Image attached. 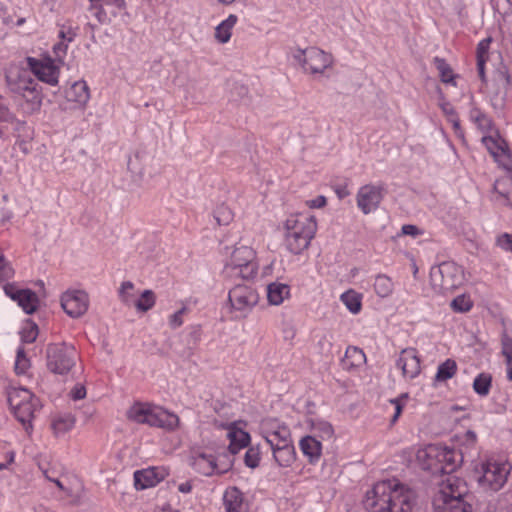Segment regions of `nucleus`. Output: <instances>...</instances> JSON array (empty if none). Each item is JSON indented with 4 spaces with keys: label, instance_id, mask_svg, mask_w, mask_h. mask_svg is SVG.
Returning <instances> with one entry per match:
<instances>
[{
    "label": "nucleus",
    "instance_id": "24",
    "mask_svg": "<svg viewBox=\"0 0 512 512\" xmlns=\"http://www.w3.org/2000/svg\"><path fill=\"white\" fill-rule=\"evenodd\" d=\"M191 465L196 472L204 476H211L215 472L223 473V471H217V464L213 455L198 453L191 457Z\"/></svg>",
    "mask_w": 512,
    "mask_h": 512
},
{
    "label": "nucleus",
    "instance_id": "22",
    "mask_svg": "<svg viewBox=\"0 0 512 512\" xmlns=\"http://www.w3.org/2000/svg\"><path fill=\"white\" fill-rule=\"evenodd\" d=\"M17 97L18 105L24 114L32 115L40 110L43 100L40 85L30 90L28 89Z\"/></svg>",
    "mask_w": 512,
    "mask_h": 512
},
{
    "label": "nucleus",
    "instance_id": "55",
    "mask_svg": "<svg viewBox=\"0 0 512 512\" xmlns=\"http://www.w3.org/2000/svg\"><path fill=\"white\" fill-rule=\"evenodd\" d=\"M266 443L270 446L273 453H274V451H278L282 448L293 445L292 439H288V441H283V440H275L274 437H273V440L266 441Z\"/></svg>",
    "mask_w": 512,
    "mask_h": 512
},
{
    "label": "nucleus",
    "instance_id": "11",
    "mask_svg": "<svg viewBox=\"0 0 512 512\" xmlns=\"http://www.w3.org/2000/svg\"><path fill=\"white\" fill-rule=\"evenodd\" d=\"M228 301L232 310L246 313L258 303L259 294L251 285L237 284L229 290Z\"/></svg>",
    "mask_w": 512,
    "mask_h": 512
},
{
    "label": "nucleus",
    "instance_id": "3",
    "mask_svg": "<svg viewBox=\"0 0 512 512\" xmlns=\"http://www.w3.org/2000/svg\"><path fill=\"white\" fill-rule=\"evenodd\" d=\"M127 417L135 423L163 428L168 431L175 430L180 422L179 417L172 412L158 406L139 402L128 409Z\"/></svg>",
    "mask_w": 512,
    "mask_h": 512
},
{
    "label": "nucleus",
    "instance_id": "1",
    "mask_svg": "<svg viewBox=\"0 0 512 512\" xmlns=\"http://www.w3.org/2000/svg\"><path fill=\"white\" fill-rule=\"evenodd\" d=\"M416 493L398 480L377 482L363 501L368 512H413Z\"/></svg>",
    "mask_w": 512,
    "mask_h": 512
},
{
    "label": "nucleus",
    "instance_id": "35",
    "mask_svg": "<svg viewBox=\"0 0 512 512\" xmlns=\"http://www.w3.org/2000/svg\"><path fill=\"white\" fill-rule=\"evenodd\" d=\"M393 289L394 285L390 277L385 274H379L375 277L374 290L378 296L388 297L392 294Z\"/></svg>",
    "mask_w": 512,
    "mask_h": 512
},
{
    "label": "nucleus",
    "instance_id": "41",
    "mask_svg": "<svg viewBox=\"0 0 512 512\" xmlns=\"http://www.w3.org/2000/svg\"><path fill=\"white\" fill-rule=\"evenodd\" d=\"M133 290H134V284L131 281L122 282V284L118 290V296H119L120 301L128 307H130L132 305L134 306V302L136 301Z\"/></svg>",
    "mask_w": 512,
    "mask_h": 512
},
{
    "label": "nucleus",
    "instance_id": "32",
    "mask_svg": "<svg viewBox=\"0 0 512 512\" xmlns=\"http://www.w3.org/2000/svg\"><path fill=\"white\" fill-rule=\"evenodd\" d=\"M365 359V354L361 349L355 346H350L347 348L345 356L342 359V366L344 369L351 370L364 363Z\"/></svg>",
    "mask_w": 512,
    "mask_h": 512
},
{
    "label": "nucleus",
    "instance_id": "9",
    "mask_svg": "<svg viewBox=\"0 0 512 512\" xmlns=\"http://www.w3.org/2000/svg\"><path fill=\"white\" fill-rule=\"evenodd\" d=\"M425 454L435 460L434 464L429 465L434 473L451 474L463 460L459 451L449 447L430 446Z\"/></svg>",
    "mask_w": 512,
    "mask_h": 512
},
{
    "label": "nucleus",
    "instance_id": "15",
    "mask_svg": "<svg viewBox=\"0 0 512 512\" xmlns=\"http://www.w3.org/2000/svg\"><path fill=\"white\" fill-rule=\"evenodd\" d=\"M481 141L496 161L504 168L512 169V159L508 151V145L498 133H495V135H484Z\"/></svg>",
    "mask_w": 512,
    "mask_h": 512
},
{
    "label": "nucleus",
    "instance_id": "58",
    "mask_svg": "<svg viewBox=\"0 0 512 512\" xmlns=\"http://www.w3.org/2000/svg\"><path fill=\"white\" fill-rule=\"evenodd\" d=\"M277 426H284V424H279L275 420H265L262 422V431L264 435L268 434L271 430H276Z\"/></svg>",
    "mask_w": 512,
    "mask_h": 512
},
{
    "label": "nucleus",
    "instance_id": "64",
    "mask_svg": "<svg viewBox=\"0 0 512 512\" xmlns=\"http://www.w3.org/2000/svg\"><path fill=\"white\" fill-rule=\"evenodd\" d=\"M66 49H67V44H65L64 41H62L54 46V52L56 53L57 56H60L61 53L65 54Z\"/></svg>",
    "mask_w": 512,
    "mask_h": 512
},
{
    "label": "nucleus",
    "instance_id": "10",
    "mask_svg": "<svg viewBox=\"0 0 512 512\" xmlns=\"http://www.w3.org/2000/svg\"><path fill=\"white\" fill-rule=\"evenodd\" d=\"M510 467L507 463L488 461L482 465L478 483L484 490L498 491L507 481Z\"/></svg>",
    "mask_w": 512,
    "mask_h": 512
},
{
    "label": "nucleus",
    "instance_id": "29",
    "mask_svg": "<svg viewBox=\"0 0 512 512\" xmlns=\"http://www.w3.org/2000/svg\"><path fill=\"white\" fill-rule=\"evenodd\" d=\"M66 98L68 101L75 102L79 105H85L90 98L89 88L86 82H74L66 91Z\"/></svg>",
    "mask_w": 512,
    "mask_h": 512
},
{
    "label": "nucleus",
    "instance_id": "47",
    "mask_svg": "<svg viewBox=\"0 0 512 512\" xmlns=\"http://www.w3.org/2000/svg\"><path fill=\"white\" fill-rule=\"evenodd\" d=\"M260 461V450L258 446H251L245 453L244 462L250 468H256Z\"/></svg>",
    "mask_w": 512,
    "mask_h": 512
},
{
    "label": "nucleus",
    "instance_id": "53",
    "mask_svg": "<svg viewBox=\"0 0 512 512\" xmlns=\"http://www.w3.org/2000/svg\"><path fill=\"white\" fill-rule=\"evenodd\" d=\"M504 186H505V181H501V180H497L495 183H494V190L499 194L501 195L502 197H504L507 201L508 204L512 205V190L511 191H506L504 189Z\"/></svg>",
    "mask_w": 512,
    "mask_h": 512
},
{
    "label": "nucleus",
    "instance_id": "14",
    "mask_svg": "<svg viewBox=\"0 0 512 512\" xmlns=\"http://www.w3.org/2000/svg\"><path fill=\"white\" fill-rule=\"evenodd\" d=\"M61 306L68 316L79 318L88 310L89 296L83 290L66 291L61 296Z\"/></svg>",
    "mask_w": 512,
    "mask_h": 512
},
{
    "label": "nucleus",
    "instance_id": "5",
    "mask_svg": "<svg viewBox=\"0 0 512 512\" xmlns=\"http://www.w3.org/2000/svg\"><path fill=\"white\" fill-rule=\"evenodd\" d=\"M7 401L15 417L28 431L32 428L31 422L34 413L40 407L39 399L25 388H10L7 391Z\"/></svg>",
    "mask_w": 512,
    "mask_h": 512
},
{
    "label": "nucleus",
    "instance_id": "7",
    "mask_svg": "<svg viewBox=\"0 0 512 512\" xmlns=\"http://www.w3.org/2000/svg\"><path fill=\"white\" fill-rule=\"evenodd\" d=\"M432 286L440 292L452 291L464 282V271L451 261L442 262L430 271Z\"/></svg>",
    "mask_w": 512,
    "mask_h": 512
},
{
    "label": "nucleus",
    "instance_id": "20",
    "mask_svg": "<svg viewBox=\"0 0 512 512\" xmlns=\"http://www.w3.org/2000/svg\"><path fill=\"white\" fill-rule=\"evenodd\" d=\"M467 495L468 487L465 481L456 476H448L435 497H441L442 500L465 499Z\"/></svg>",
    "mask_w": 512,
    "mask_h": 512
},
{
    "label": "nucleus",
    "instance_id": "26",
    "mask_svg": "<svg viewBox=\"0 0 512 512\" xmlns=\"http://www.w3.org/2000/svg\"><path fill=\"white\" fill-rule=\"evenodd\" d=\"M223 504L226 512H243V493L237 487L228 488L223 496Z\"/></svg>",
    "mask_w": 512,
    "mask_h": 512
},
{
    "label": "nucleus",
    "instance_id": "34",
    "mask_svg": "<svg viewBox=\"0 0 512 512\" xmlns=\"http://www.w3.org/2000/svg\"><path fill=\"white\" fill-rule=\"evenodd\" d=\"M273 457L280 467H290L296 458L295 448L293 445L274 451Z\"/></svg>",
    "mask_w": 512,
    "mask_h": 512
},
{
    "label": "nucleus",
    "instance_id": "52",
    "mask_svg": "<svg viewBox=\"0 0 512 512\" xmlns=\"http://www.w3.org/2000/svg\"><path fill=\"white\" fill-rule=\"evenodd\" d=\"M186 312H187V308L186 307H182L181 309L176 311L174 314H172L169 317V326L172 329H176V328L180 327L183 324V318L182 317H183V315Z\"/></svg>",
    "mask_w": 512,
    "mask_h": 512
},
{
    "label": "nucleus",
    "instance_id": "33",
    "mask_svg": "<svg viewBox=\"0 0 512 512\" xmlns=\"http://www.w3.org/2000/svg\"><path fill=\"white\" fill-rule=\"evenodd\" d=\"M156 303V294L150 289H146L140 293L134 302V307L138 312L146 313L151 310Z\"/></svg>",
    "mask_w": 512,
    "mask_h": 512
},
{
    "label": "nucleus",
    "instance_id": "8",
    "mask_svg": "<svg viewBox=\"0 0 512 512\" xmlns=\"http://www.w3.org/2000/svg\"><path fill=\"white\" fill-rule=\"evenodd\" d=\"M293 58L310 74H323L333 64V56L316 47L297 49L293 53Z\"/></svg>",
    "mask_w": 512,
    "mask_h": 512
},
{
    "label": "nucleus",
    "instance_id": "36",
    "mask_svg": "<svg viewBox=\"0 0 512 512\" xmlns=\"http://www.w3.org/2000/svg\"><path fill=\"white\" fill-rule=\"evenodd\" d=\"M470 119L483 133H487L492 129V120L478 108L471 109Z\"/></svg>",
    "mask_w": 512,
    "mask_h": 512
},
{
    "label": "nucleus",
    "instance_id": "30",
    "mask_svg": "<svg viewBox=\"0 0 512 512\" xmlns=\"http://www.w3.org/2000/svg\"><path fill=\"white\" fill-rule=\"evenodd\" d=\"M227 436L230 440L228 448L232 454H237L242 448L247 447L250 441V435L236 427H231Z\"/></svg>",
    "mask_w": 512,
    "mask_h": 512
},
{
    "label": "nucleus",
    "instance_id": "50",
    "mask_svg": "<svg viewBox=\"0 0 512 512\" xmlns=\"http://www.w3.org/2000/svg\"><path fill=\"white\" fill-rule=\"evenodd\" d=\"M496 244L502 250L512 253V234L503 233L499 235L496 239Z\"/></svg>",
    "mask_w": 512,
    "mask_h": 512
},
{
    "label": "nucleus",
    "instance_id": "18",
    "mask_svg": "<svg viewBox=\"0 0 512 512\" xmlns=\"http://www.w3.org/2000/svg\"><path fill=\"white\" fill-rule=\"evenodd\" d=\"M382 197L381 188L364 185L357 193V205L364 214H369L379 207Z\"/></svg>",
    "mask_w": 512,
    "mask_h": 512
},
{
    "label": "nucleus",
    "instance_id": "25",
    "mask_svg": "<svg viewBox=\"0 0 512 512\" xmlns=\"http://www.w3.org/2000/svg\"><path fill=\"white\" fill-rule=\"evenodd\" d=\"M75 422V417L69 413L53 416L50 422L53 435L57 438L64 436L73 429Z\"/></svg>",
    "mask_w": 512,
    "mask_h": 512
},
{
    "label": "nucleus",
    "instance_id": "13",
    "mask_svg": "<svg viewBox=\"0 0 512 512\" xmlns=\"http://www.w3.org/2000/svg\"><path fill=\"white\" fill-rule=\"evenodd\" d=\"M6 296L15 301L26 314H33L39 306L37 294L30 289L20 288L16 283L3 285Z\"/></svg>",
    "mask_w": 512,
    "mask_h": 512
},
{
    "label": "nucleus",
    "instance_id": "42",
    "mask_svg": "<svg viewBox=\"0 0 512 512\" xmlns=\"http://www.w3.org/2000/svg\"><path fill=\"white\" fill-rule=\"evenodd\" d=\"M213 217L218 225H228L233 220L234 214L227 205L220 204L215 208Z\"/></svg>",
    "mask_w": 512,
    "mask_h": 512
},
{
    "label": "nucleus",
    "instance_id": "2",
    "mask_svg": "<svg viewBox=\"0 0 512 512\" xmlns=\"http://www.w3.org/2000/svg\"><path fill=\"white\" fill-rule=\"evenodd\" d=\"M317 229L313 216L303 213L290 215L285 222V245L287 249L298 255L308 248Z\"/></svg>",
    "mask_w": 512,
    "mask_h": 512
},
{
    "label": "nucleus",
    "instance_id": "62",
    "mask_svg": "<svg viewBox=\"0 0 512 512\" xmlns=\"http://www.w3.org/2000/svg\"><path fill=\"white\" fill-rule=\"evenodd\" d=\"M440 107L442 109V111L444 112V114L448 117V116H453V113L456 112L453 108V106L447 102V101H443L441 104H440Z\"/></svg>",
    "mask_w": 512,
    "mask_h": 512
},
{
    "label": "nucleus",
    "instance_id": "61",
    "mask_svg": "<svg viewBox=\"0 0 512 512\" xmlns=\"http://www.w3.org/2000/svg\"><path fill=\"white\" fill-rule=\"evenodd\" d=\"M319 345L324 353L329 354L332 348V342L327 336H324L320 341Z\"/></svg>",
    "mask_w": 512,
    "mask_h": 512
},
{
    "label": "nucleus",
    "instance_id": "31",
    "mask_svg": "<svg viewBox=\"0 0 512 512\" xmlns=\"http://www.w3.org/2000/svg\"><path fill=\"white\" fill-rule=\"evenodd\" d=\"M238 21V17L235 14H230L225 20H223L219 25L215 28V39L221 43H227L232 34V29L236 25Z\"/></svg>",
    "mask_w": 512,
    "mask_h": 512
},
{
    "label": "nucleus",
    "instance_id": "38",
    "mask_svg": "<svg viewBox=\"0 0 512 512\" xmlns=\"http://www.w3.org/2000/svg\"><path fill=\"white\" fill-rule=\"evenodd\" d=\"M341 301L347 307V309L353 313L357 314L361 310V296L353 290L347 291L341 295Z\"/></svg>",
    "mask_w": 512,
    "mask_h": 512
},
{
    "label": "nucleus",
    "instance_id": "57",
    "mask_svg": "<svg viewBox=\"0 0 512 512\" xmlns=\"http://www.w3.org/2000/svg\"><path fill=\"white\" fill-rule=\"evenodd\" d=\"M70 394L73 400H81L86 396V389L82 385H77L71 390Z\"/></svg>",
    "mask_w": 512,
    "mask_h": 512
},
{
    "label": "nucleus",
    "instance_id": "46",
    "mask_svg": "<svg viewBox=\"0 0 512 512\" xmlns=\"http://www.w3.org/2000/svg\"><path fill=\"white\" fill-rule=\"evenodd\" d=\"M273 437L275 440L288 441V439H291V433L286 425L277 426L276 430H271L268 434L264 435L265 441L273 440Z\"/></svg>",
    "mask_w": 512,
    "mask_h": 512
},
{
    "label": "nucleus",
    "instance_id": "60",
    "mask_svg": "<svg viewBox=\"0 0 512 512\" xmlns=\"http://www.w3.org/2000/svg\"><path fill=\"white\" fill-rule=\"evenodd\" d=\"M76 36V32L72 28H68L67 30L62 29L59 32V37L64 42H72Z\"/></svg>",
    "mask_w": 512,
    "mask_h": 512
},
{
    "label": "nucleus",
    "instance_id": "44",
    "mask_svg": "<svg viewBox=\"0 0 512 512\" xmlns=\"http://www.w3.org/2000/svg\"><path fill=\"white\" fill-rule=\"evenodd\" d=\"M312 429L315 433H318L319 437L322 439H330L334 433L332 425L323 420L313 422Z\"/></svg>",
    "mask_w": 512,
    "mask_h": 512
},
{
    "label": "nucleus",
    "instance_id": "39",
    "mask_svg": "<svg viewBox=\"0 0 512 512\" xmlns=\"http://www.w3.org/2000/svg\"><path fill=\"white\" fill-rule=\"evenodd\" d=\"M492 376L488 373L479 374L473 382L474 391L480 396H487L490 392Z\"/></svg>",
    "mask_w": 512,
    "mask_h": 512
},
{
    "label": "nucleus",
    "instance_id": "49",
    "mask_svg": "<svg viewBox=\"0 0 512 512\" xmlns=\"http://www.w3.org/2000/svg\"><path fill=\"white\" fill-rule=\"evenodd\" d=\"M38 336V327L34 323H30L21 332V339L24 343H33Z\"/></svg>",
    "mask_w": 512,
    "mask_h": 512
},
{
    "label": "nucleus",
    "instance_id": "63",
    "mask_svg": "<svg viewBox=\"0 0 512 512\" xmlns=\"http://www.w3.org/2000/svg\"><path fill=\"white\" fill-rule=\"evenodd\" d=\"M326 205V198L324 196H318L316 199L310 202L311 207L321 208Z\"/></svg>",
    "mask_w": 512,
    "mask_h": 512
},
{
    "label": "nucleus",
    "instance_id": "27",
    "mask_svg": "<svg viewBox=\"0 0 512 512\" xmlns=\"http://www.w3.org/2000/svg\"><path fill=\"white\" fill-rule=\"evenodd\" d=\"M290 297V286L281 282H272L267 286V299L271 305H280Z\"/></svg>",
    "mask_w": 512,
    "mask_h": 512
},
{
    "label": "nucleus",
    "instance_id": "21",
    "mask_svg": "<svg viewBox=\"0 0 512 512\" xmlns=\"http://www.w3.org/2000/svg\"><path fill=\"white\" fill-rule=\"evenodd\" d=\"M128 168L132 173L138 174L141 178L151 176L157 172V165L154 158L146 152H137L128 161Z\"/></svg>",
    "mask_w": 512,
    "mask_h": 512
},
{
    "label": "nucleus",
    "instance_id": "6",
    "mask_svg": "<svg viewBox=\"0 0 512 512\" xmlns=\"http://www.w3.org/2000/svg\"><path fill=\"white\" fill-rule=\"evenodd\" d=\"M78 352L74 345L66 342L51 343L46 348L47 369L58 375H67L76 365Z\"/></svg>",
    "mask_w": 512,
    "mask_h": 512
},
{
    "label": "nucleus",
    "instance_id": "37",
    "mask_svg": "<svg viewBox=\"0 0 512 512\" xmlns=\"http://www.w3.org/2000/svg\"><path fill=\"white\" fill-rule=\"evenodd\" d=\"M457 371V364L452 359H447L438 366L435 376L436 381L443 382L452 378Z\"/></svg>",
    "mask_w": 512,
    "mask_h": 512
},
{
    "label": "nucleus",
    "instance_id": "19",
    "mask_svg": "<svg viewBox=\"0 0 512 512\" xmlns=\"http://www.w3.org/2000/svg\"><path fill=\"white\" fill-rule=\"evenodd\" d=\"M167 472L164 468L150 467L134 472V486L137 490H144L157 485L164 480Z\"/></svg>",
    "mask_w": 512,
    "mask_h": 512
},
{
    "label": "nucleus",
    "instance_id": "45",
    "mask_svg": "<svg viewBox=\"0 0 512 512\" xmlns=\"http://www.w3.org/2000/svg\"><path fill=\"white\" fill-rule=\"evenodd\" d=\"M15 271L0 251V284L14 277Z\"/></svg>",
    "mask_w": 512,
    "mask_h": 512
},
{
    "label": "nucleus",
    "instance_id": "48",
    "mask_svg": "<svg viewBox=\"0 0 512 512\" xmlns=\"http://www.w3.org/2000/svg\"><path fill=\"white\" fill-rule=\"evenodd\" d=\"M501 345L502 354L506 358V364L510 366L512 364V338L504 333L502 335Z\"/></svg>",
    "mask_w": 512,
    "mask_h": 512
},
{
    "label": "nucleus",
    "instance_id": "51",
    "mask_svg": "<svg viewBox=\"0 0 512 512\" xmlns=\"http://www.w3.org/2000/svg\"><path fill=\"white\" fill-rule=\"evenodd\" d=\"M490 42H491L490 38L483 39L482 41L479 42V44L477 46V53H476L477 61L478 60L487 61Z\"/></svg>",
    "mask_w": 512,
    "mask_h": 512
},
{
    "label": "nucleus",
    "instance_id": "4",
    "mask_svg": "<svg viewBox=\"0 0 512 512\" xmlns=\"http://www.w3.org/2000/svg\"><path fill=\"white\" fill-rule=\"evenodd\" d=\"M254 250L246 245H236L226 260L222 274L226 279H253L258 273Z\"/></svg>",
    "mask_w": 512,
    "mask_h": 512
},
{
    "label": "nucleus",
    "instance_id": "40",
    "mask_svg": "<svg viewBox=\"0 0 512 512\" xmlns=\"http://www.w3.org/2000/svg\"><path fill=\"white\" fill-rule=\"evenodd\" d=\"M434 64L439 71L441 81L444 83H452L455 85L454 78L455 75L453 73L452 68L450 65L445 61V59L440 57L434 58Z\"/></svg>",
    "mask_w": 512,
    "mask_h": 512
},
{
    "label": "nucleus",
    "instance_id": "59",
    "mask_svg": "<svg viewBox=\"0 0 512 512\" xmlns=\"http://www.w3.org/2000/svg\"><path fill=\"white\" fill-rule=\"evenodd\" d=\"M401 230L404 235H410L412 237H416L421 234L420 229L411 224L403 225Z\"/></svg>",
    "mask_w": 512,
    "mask_h": 512
},
{
    "label": "nucleus",
    "instance_id": "23",
    "mask_svg": "<svg viewBox=\"0 0 512 512\" xmlns=\"http://www.w3.org/2000/svg\"><path fill=\"white\" fill-rule=\"evenodd\" d=\"M434 512H472V506L465 499H446L434 497Z\"/></svg>",
    "mask_w": 512,
    "mask_h": 512
},
{
    "label": "nucleus",
    "instance_id": "43",
    "mask_svg": "<svg viewBox=\"0 0 512 512\" xmlns=\"http://www.w3.org/2000/svg\"><path fill=\"white\" fill-rule=\"evenodd\" d=\"M473 302L469 296L459 295L454 298L451 302V308L455 312L465 313L471 310Z\"/></svg>",
    "mask_w": 512,
    "mask_h": 512
},
{
    "label": "nucleus",
    "instance_id": "54",
    "mask_svg": "<svg viewBox=\"0 0 512 512\" xmlns=\"http://www.w3.org/2000/svg\"><path fill=\"white\" fill-rule=\"evenodd\" d=\"M390 404L394 407V414L391 418V424H394L401 415L404 404H402L400 398L391 399Z\"/></svg>",
    "mask_w": 512,
    "mask_h": 512
},
{
    "label": "nucleus",
    "instance_id": "56",
    "mask_svg": "<svg viewBox=\"0 0 512 512\" xmlns=\"http://www.w3.org/2000/svg\"><path fill=\"white\" fill-rule=\"evenodd\" d=\"M30 367V361L29 359L23 358V359H16L15 361V371L17 374H24Z\"/></svg>",
    "mask_w": 512,
    "mask_h": 512
},
{
    "label": "nucleus",
    "instance_id": "28",
    "mask_svg": "<svg viewBox=\"0 0 512 512\" xmlns=\"http://www.w3.org/2000/svg\"><path fill=\"white\" fill-rule=\"evenodd\" d=\"M302 453L309 458L310 463L319 460L322 451V445L314 436H305L299 443Z\"/></svg>",
    "mask_w": 512,
    "mask_h": 512
},
{
    "label": "nucleus",
    "instance_id": "16",
    "mask_svg": "<svg viewBox=\"0 0 512 512\" xmlns=\"http://www.w3.org/2000/svg\"><path fill=\"white\" fill-rule=\"evenodd\" d=\"M27 67L33 72L34 78L49 85L58 84L59 70L51 63H42L36 58L27 57L25 59Z\"/></svg>",
    "mask_w": 512,
    "mask_h": 512
},
{
    "label": "nucleus",
    "instance_id": "17",
    "mask_svg": "<svg viewBox=\"0 0 512 512\" xmlns=\"http://www.w3.org/2000/svg\"><path fill=\"white\" fill-rule=\"evenodd\" d=\"M396 366L405 379H414L421 372L420 358L415 348H405L400 352Z\"/></svg>",
    "mask_w": 512,
    "mask_h": 512
},
{
    "label": "nucleus",
    "instance_id": "12",
    "mask_svg": "<svg viewBox=\"0 0 512 512\" xmlns=\"http://www.w3.org/2000/svg\"><path fill=\"white\" fill-rule=\"evenodd\" d=\"M6 81L9 90L15 96L39 85L33 76V72L28 67L22 66L11 67L6 74Z\"/></svg>",
    "mask_w": 512,
    "mask_h": 512
}]
</instances>
